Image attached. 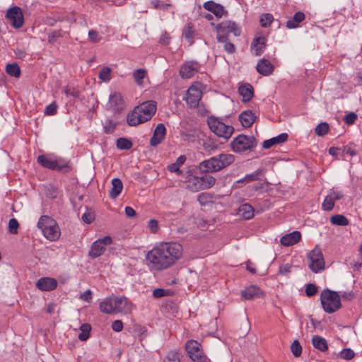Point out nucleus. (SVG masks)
<instances>
[{
    "mask_svg": "<svg viewBox=\"0 0 362 362\" xmlns=\"http://www.w3.org/2000/svg\"><path fill=\"white\" fill-rule=\"evenodd\" d=\"M80 331L81 332L78 336V339L81 341H86L90 337V325L88 323L82 324L80 327Z\"/></svg>",
    "mask_w": 362,
    "mask_h": 362,
    "instance_id": "obj_34",
    "label": "nucleus"
},
{
    "mask_svg": "<svg viewBox=\"0 0 362 362\" xmlns=\"http://www.w3.org/2000/svg\"><path fill=\"white\" fill-rule=\"evenodd\" d=\"M242 296L246 300H251L255 298H260L262 296V292L260 288L255 285H251L242 291Z\"/></svg>",
    "mask_w": 362,
    "mask_h": 362,
    "instance_id": "obj_27",
    "label": "nucleus"
},
{
    "mask_svg": "<svg viewBox=\"0 0 362 362\" xmlns=\"http://www.w3.org/2000/svg\"><path fill=\"white\" fill-rule=\"evenodd\" d=\"M169 291L163 288H156L153 291V296L156 298H160L163 296H168Z\"/></svg>",
    "mask_w": 362,
    "mask_h": 362,
    "instance_id": "obj_60",
    "label": "nucleus"
},
{
    "mask_svg": "<svg viewBox=\"0 0 362 362\" xmlns=\"http://www.w3.org/2000/svg\"><path fill=\"white\" fill-rule=\"evenodd\" d=\"M37 228L42 235L50 241L59 239L61 231L57 221L48 216H42L37 223Z\"/></svg>",
    "mask_w": 362,
    "mask_h": 362,
    "instance_id": "obj_6",
    "label": "nucleus"
},
{
    "mask_svg": "<svg viewBox=\"0 0 362 362\" xmlns=\"http://www.w3.org/2000/svg\"><path fill=\"white\" fill-rule=\"evenodd\" d=\"M37 161L45 168L62 173H67L73 170L69 160L52 153L40 155Z\"/></svg>",
    "mask_w": 362,
    "mask_h": 362,
    "instance_id": "obj_5",
    "label": "nucleus"
},
{
    "mask_svg": "<svg viewBox=\"0 0 362 362\" xmlns=\"http://www.w3.org/2000/svg\"><path fill=\"white\" fill-rule=\"evenodd\" d=\"M330 222L335 226H346L349 224V220L341 214L333 215L330 218Z\"/></svg>",
    "mask_w": 362,
    "mask_h": 362,
    "instance_id": "obj_36",
    "label": "nucleus"
},
{
    "mask_svg": "<svg viewBox=\"0 0 362 362\" xmlns=\"http://www.w3.org/2000/svg\"><path fill=\"white\" fill-rule=\"evenodd\" d=\"M148 227L152 233H156L159 229L158 222L156 219H151L148 222Z\"/></svg>",
    "mask_w": 362,
    "mask_h": 362,
    "instance_id": "obj_58",
    "label": "nucleus"
},
{
    "mask_svg": "<svg viewBox=\"0 0 362 362\" xmlns=\"http://www.w3.org/2000/svg\"><path fill=\"white\" fill-rule=\"evenodd\" d=\"M187 188L192 191L197 192L203 190L201 177H194L189 180Z\"/></svg>",
    "mask_w": 362,
    "mask_h": 362,
    "instance_id": "obj_35",
    "label": "nucleus"
},
{
    "mask_svg": "<svg viewBox=\"0 0 362 362\" xmlns=\"http://www.w3.org/2000/svg\"><path fill=\"white\" fill-rule=\"evenodd\" d=\"M320 300L323 310L327 313H333L341 306L340 297L337 292L329 289L322 291Z\"/></svg>",
    "mask_w": 362,
    "mask_h": 362,
    "instance_id": "obj_8",
    "label": "nucleus"
},
{
    "mask_svg": "<svg viewBox=\"0 0 362 362\" xmlns=\"http://www.w3.org/2000/svg\"><path fill=\"white\" fill-rule=\"evenodd\" d=\"M256 117L252 110H245L239 115V120L245 127H250L255 122Z\"/></svg>",
    "mask_w": 362,
    "mask_h": 362,
    "instance_id": "obj_26",
    "label": "nucleus"
},
{
    "mask_svg": "<svg viewBox=\"0 0 362 362\" xmlns=\"http://www.w3.org/2000/svg\"><path fill=\"white\" fill-rule=\"evenodd\" d=\"M116 145L117 148L120 150H129L132 148L133 144L129 139L124 137H120L117 139Z\"/></svg>",
    "mask_w": 362,
    "mask_h": 362,
    "instance_id": "obj_40",
    "label": "nucleus"
},
{
    "mask_svg": "<svg viewBox=\"0 0 362 362\" xmlns=\"http://www.w3.org/2000/svg\"><path fill=\"white\" fill-rule=\"evenodd\" d=\"M305 16L303 12H296L293 17L286 22V27L289 29H293L298 27L299 23L305 20Z\"/></svg>",
    "mask_w": 362,
    "mask_h": 362,
    "instance_id": "obj_31",
    "label": "nucleus"
},
{
    "mask_svg": "<svg viewBox=\"0 0 362 362\" xmlns=\"http://www.w3.org/2000/svg\"><path fill=\"white\" fill-rule=\"evenodd\" d=\"M117 126V122L111 119H107L104 125V132L106 134H112L115 132Z\"/></svg>",
    "mask_w": 362,
    "mask_h": 362,
    "instance_id": "obj_48",
    "label": "nucleus"
},
{
    "mask_svg": "<svg viewBox=\"0 0 362 362\" xmlns=\"http://www.w3.org/2000/svg\"><path fill=\"white\" fill-rule=\"evenodd\" d=\"M185 350L193 362H211L204 354L202 344L196 340L187 341Z\"/></svg>",
    "mask_w": 362,
    "mask_h": 362,
    "instance_id": "obj_11",
    "label": "nucleus"
},
{
    "mask_svg": "<svg viewBox=\"0 0 362 362\" xmlns=\"http://www.w3.org/2000/svg\"><path fill=\"white\" fill-rule=\"evenodd\" d=\"M202 96L201 84L196 83L188 88L184 100L190 108H194L199 105Z\"/></svg>",
    "mask_w": 362,
    "mask_h": 362,
    "instance_id": "obj_14",
    "label": "nucleus"
},
{
    "mask_svg": "<svg viewBox=\"0 0 362 362\" xmlns=\"http://www.w3.org/2000/svg\"><path fill=\"white\" fill-rule=\"evenodd\" d=\"M170 36L169 35L165 32L164 33H163L160 37V40H159V42L161 44V45H167L170 43Z\"/></svg>",
    "mask_w": 362,
    "mask_h": 362,
    "instance_id": "obj_64",
    "label": "nucleus"
},
{
    "mask_svg": "<svg viewBox=\"0 0 362 362\" xmlns=\"http://www.w3.org/2000/svg\"><path fill=\"white\" fill-rule=\"evenodd\" d=\"M199 66L196 62H187L181 66L180 74L182 78H190L198 72Z\"/></svg>",
    "mask_w": 362,
    "mask_h": 362,
    "instance_id": "obj_17",
    "label": "nucleus"
},
{
    "mask_svg": "<svg viewBox=\"0 0 362 362\" xmlns=\"http://www.w3.org/2000/svg\"><path fill=\"white\" fill-rule=\"evenodd\" d=\"M18 227H19V223L16 218H12L9 220L8 232L11 234H13V235L17 234Z\"/></svg>",
    "mask_w": 362,
    "mask_h": 362,
    "instance_id": "obj_50",
    "label": "nucleus"
},
{
    "mask_svg": "<svg viewBox=\"0 0 362 362\" xmlns=\"http://www.w3.org/2000/svg\"><path fill=\"white\" fill-rule=\"evenodd\" d=\"M156 102L148 100L136 106L127 116V122L129 126H137L151 119L156 112Z\"/></svg>",
    "mask_w": 362,
    "mask_h": 362,
    "instance_id": "obj_2",
    "label": "nucleus"
},
{
    "mask_svg": "<svg viewBox=\"0 0 362 362\" xmlns=\"http://www.w3.org/2000/svg\"><path fill=\"white\" fill-rule=\"evenodd\" d=\"M207 124L210 130L217 136L228 140L234 132V127L226 124L219 118L210 116L207 119Z\"/></svg>",
    "mask_w": 362,
    "mask_h": 362,
    "instance_id": "obj_9",
    "label": "nucleus"
},
{
    "mask_svg": "<svg viewBox=\"0 0 362 362\" xmlns=\"http://www.w3.org/2000/svg\"><path fill=\"white\" fill-rule=\"evenodd\" d=\"M291 350L292 354L296 357H298L301 355L302 353V346L298 342V341L295 340L291 345Z\"/></svg>",
    "mask_w": 362,
    "mask_h": 362,
    "instance_id": "obj_52",
    "label": "nucleus"
},
{
    "mask_svg": "<svg viewBox=\"0 0 362 362\" xmlns=\"http://www.w3.org/2000/svg\"><path fill=\"white\" fill-rule=\"evenodd\" d=\"M358 118L357 115L355 112H350L344 117V122L348 125H351L355 123Z\"/></svg>",
    "mask_w": 362,
    "mask_h": 362,
    "instance_id": "obj_56",
    "label": "nucleus"
},
{
    "mask_svg": "<svg viewBox=\"0 0 362 362\" xmlns=\"http://www.w3.org/2000/svg\"><path fill=\"white\" fill-rule=\"evenodd\" d=\"M165 134L166 128L165 125L162 123L158 124L153 132L152 137L150 139L151 145L153 146H156L160 144L165 139Z\"/></svg>",
    "mask_w": 362,
    "mask_h": 362,
    "instance_id": "obj_19",
    "label": "nucleus"
},
{
    "mask_svg": "<svg viewBox=\"0 0 362 362\" xmlns=\"http://www.w3.org/2000/svg\"><path fill=\"white\" fill-rule=\"evenodd\" d=\"M88 40L93 43H97L102 40V36L97 30L91 29L88 32Z\"/></svg>",
    "mask_w": 362,
    "mask_h": 362,
    "instance_id": "obj_51",
    "label": "nucleus"
},
{
    "mask_svg": "<svg viewBox=\"0 0 362 362\" xmlns=\"http://www.w3.org/2000/svg\"><path fill=\"white\" fill-rule=\"evenodd\" d=\"M99 308L102 313L106 314H127L132 311V303L125 296H111L100 302Z\"/></svg>",
    "mask_w": 362,
    "mask_h": 362,
    "instance_id": "obj_3",
    "label": "nucleus"
},
{
    "mask_svg": "<svg viewBox=\"0 0 362 362\" xmlns=\"http://www.w3.org/2000/svg\"><path fill=\"white\" fill-rule=\"evenodd\" d=\"M301 239L299 231L295 230L281 237L280 242L284 246H291L298 243Z\"/></svg>",
    "mask_w": 362,
    "mask_h": 362,
    "instance_id": "obj_22",
    "label": "nucleus"
},
{
    "mask_svg": "<svg viewBox=\"0 0 362 362\" xmlns=\"http://www.w3.org/2000/svg\"><path fill=\"white\" fill-rule=\"evenodd\" d=\"M288 135L286 133H281L277 136L264 141L262 146L265 149L270 148L274 145L282 144L287 141Z\"/></svg>",
    "mask_w": 362,
    "mask_h": 362,
    "instance_id": "obj_25",
    "label": "nucleus"
},
{
    "mask_svg": "<svg viewBox=\"0 0 362 362\" xmlns=\"http://www.w3.org/2000/svg\"><path fill=\"white\" fill-rule=\"evenodd\" d=\"M151 4L153 5L154 8L163 11L168 10V8L171 7V4L159 0H153L152 1Z\"/></svg>",
    "mask_w": 362,
    "mask_h": 362,
    "instance_id": "obj_54",
    "label": "nucleus"
},
{
    "mask_svg": "<svg viewBox=\"0 0 362 362\" xmlns=\"http://www.w3.org/2000/svg\"><path fill=\"white\" fill-rule=\"evenodd\" d=\"M256 145L257 141L254 136H248L244 134L238 135L230 143V147L235 153H243L247 150H251Z\"/></svg>",
    "mask_w": 362,
    "mask_h": 362,
    "instance_id": "obj_10",
    "label": "nucleus"
},
{
    "mask_svg": "<svg viewBox=\"0 0 362 362\" xmlns=\"http://www.w3.org/2000/svg\"><path fill=\"white\" fill-rule=\"evenodd\" d=\"M6 71V73L11 76L18 78L21 75L20 66L16 63L7 64Z\"/></svg>",
    "mask_w": 362,
    "mask_h": 362,
    "instance_id": "obj_39",
    "label": "nucleus"
},
{
    "mask_svg": "<svg viewBox=\"0 0 362 362\" xmlns=\"http://www.w3.org/2000/svg\"><path fill=\"white\" fill-rule=\"evenodd\" d=\"M256 69L261 75L269 76L274 71V66L269 60L263 58L258 62Z\"/></svg>",
    "mask_w": 362,
    "mask_h": 362,
    "instance_id": "obj_24",
    "label": "nucleus"
},
{
    "mask_svg": "<svg viewBox=\"0 0 362 362\" xmlns=\"http://www.w3.org/2000/svg\"><path fill=\"white\" fill-rule=\"evenodd\" d=\"M108 105L113 111H119L123 109L124 100L119 93L115 92L109 97Z\"/></svg>",
    "mask_w": 362,
    "mask_h": 362,
    "instance_id": "obj_21",
    "label": "nucleus"
},
{
    "mask_svg": "<svg viewBox=\"0 0 362 362\" xmlns=\"http://www.w3.org/2000/svg\"><path fill=\"white\" fill-rule=\"evenodd\" d=\"M329 128V124L327 122H322L315 127V132L317 136H323L327 134Z\"/></svg>",
    "mask_w": 362,
    "mask_h": 362,
    "instance_id": "obj_45",
    "label": "nucleus"
},
{
    "mask_svg": "<svg viewBox=\"0 0 362 362\" xmlns=\"http://www.w3.org/2000/svg\"><path fill=\"white\" fill-rule=\"evenodd\" d=\"M6 18L10 25L16 29L21 28L24 23L23 11L16 6L7 10Z\"/></svg>",
    "mask_w": 362,
    "mask_h": 362,
    "instance_id": "obj_15",
    "label": "nucleus"
},
{
    "mask_svg": "<svg viewBox=\"0 0 362 362\" xmlns=\"http://www.w3.org/2000/svg\"><path fill=\"white\" fill-rule=\"evenodd\" d=\"M163 362H180V354L178 351L172 350L167 353Z\"/></svg>",
    "mask_w": 362,
    "mask_h": 362,
    "instance_id": "obj_38",
    "label": "nucleus"
},
{
    "mask_svg": "<svg viewBox=\"0 0 362 362\" xmlns=\"http://www.w3.org/2000/svg\"><path fill=\"white\" fill-rule=\"evenodd\" d=\"M63 37L62 30H53L48 33V43L51 45H54L57 40L60 37Z\"/></svg>",
    "mask_w": 362,
    "mask_h": 362,
    "instance_id": "obj_44",
    "label": "nucleus"
},
{
    "mask_svg": "<svg viewBox=\"0 0 362 362\" xmlns=\"http://www.w3.org/2000/svg\"><path fill=\"white\" fill-rule=\"evenodd\" d=\"M274 18L271 13H264L261 16L260 23L262 27L267 28L273 22Z\"/></svg>",
    "mask_w": 362,
    "mask_h": 362,
    "instance_id": "obj_47",
    "label": "nucleus"
},
{
    "mask_svg": "<svg viewBox=\"0 0 362 362\" xmlns=\"http://www.w3.org/2000/svg\"><path fill=\"white\" fill-rule=\"evenodd\" d=\"M238 212L245 219H250L254 216V209L249 204L240 205L238 209Z\"/></svg>",
    "mask_w": 362,
    "mask_h": 362,
    "instance_id": "obj_33",
    "label": "nucleus"
},
{
    "mask_svg": "<svg viewBox=\"0 0 362 362\" xmlns=\"http://www.w3.org/2000/svg\"><path fill=\"white\" fill-rule=\"evenodd\" d=\"M112 70L108 66H104L99 72V78L105 82H108L111 79Z\"/></svg>",
    "mask_w": 362,
    "mask_h": 362,
    "instance_id": "obj_43",
    "label": "nucleus"
},
{
    "mask_svg": "<svg viewBox=\"0 0 362 362\" xmlns=\"http://www.w3.org/2000/svg\"><path fill=\"white\" fill-rule=\"evenodd\" d=\"M112 239L110 236L107 235L103 238L98 239L91 245L90 250H89L88 255L92 259H95L102 255L106 250V246L111 245Z\"/></svg>",
    "mask_w": 362,
    "mask_h": 362,
    "instance_id": "obj_13",
    "label": "nucleus"
},
{
    "mask_svg": "<svg viewBox=\"0 0 362 362\" xmlns=\"http://www.w3.org/2000/svg\"><path fill=\"white\" fill-rule=\"evenodd\" d=\"M266 43L267 38L264 36L256 37L253 40L251 47L255 56H259L263 53L266 47Z\"/></svg>",
    "mask_w": 362,
    "mask_h": 362,
    "instance_id": "obj_23",
    "label": "nucleus"
},
{
    "mask_svg": "<svg viewBox=\"0 0 362 362\" xmlns=\"http://www.w3.org/2000/svg\"><path fill=\"white\" fill-rule=\"evenodd\" d=\"M317 292V287L313 284H308L305 288V293L308 296H313Z\"/></svg>",
    "mask_w": 362,
    "mask_h": 362,
    "instance_id": "obj_57",
    "label": "nucleus"
},
{
    "mask_svg": "<svg viewBox=\"0 0 362 362\" xmlns=\"http://www.w3.org/2000/svg\"><path fill=\"white\" fill-rule=\"evenodd\" d=\"M354 356L355 353L351 349H344L339 354L340 358L345 360H351Z\"/></svg>",
    "mask_w": 362,
    "mask_h": 362,
    "instance_id": "obj_53",
    "label": "nucleus"
},
{
    "mask_svg": "<svg viewBox=\"0 0 362 362\" xmlns=\"http://www.w3.org/2000/svg\"><path fill=\"white\" fill-rule=\"evenodd\" d=\"M264 171V169L259 168L250 174H247L245 176V180H246V182H250L255 181V180H260L259 176L263 174Z\"/></svg>",
    "mask_w": 362,
    "mask_h": 362,
    "instance_id": "obj_42",
    "label": "nucleus"
},
{
    "mask_svg": "<svg viewBox=\"0 0 362 362\" xmlns=\"http://www.w3.org/2000/svg\"><path fill=\"white\" fill-rule=\"evenodd\" d=\"M182 35L189 42V45L193 44L195 31L192 23H187L186 24L182 30Z\"/></svg>",
    "mask_w": 362,
    "mask_h": 362,
    "instance_id": "obj_32",
    "label": "nucleus"
},
{
    "mask_svg": "<svg viewBox=\"0 0 362 362\" xmlns=\"http://www.w3.org/2000/svg\"><path fill=\"white\" fill-rule=\"evenodd\" d=\"M341 154H348L349 156H354L357 152L355 149L352 148L349 145L344 146L341 148Z\"/></svg>",
    "mask_w": 362,
    "mask_h": 362,
    "instance_id": "obj_59",
    "label": "nucleus"
},
{
    "mask_svg": "<svg viewBox=\"0 0 362 362\" xmlns=\"http://www.w3.org/2000/svg\"><path fill=\"white\" fill-rule=\"evenodd\" d=\"M217 42L218 43L223 44V49L228 54H233L235 52L236 48H235L234 43L233 42L232 39L228 40V38H226L225 41H217Z\"/></svg>",
    "mask_w": 362,
    "mask_h": 362,
    "instance_id": "obj_41",
    "label": "nucleus"
},
{
    "mask_svg": "<svg viewBox=\"0 0 362 362\" xmlns=\"http://www.w3.org/2000/svg\"><path fill=\"white\" fill-rule=\"evenodd\" d=\"M234 160L233 155L222 153L202 161L199 165V169L201 173H216L232 164Z\"/></svg>",
    "mask_w": 362,
    "mask_h": 362,
    "instance_id": "obj_4",
    "label": "nucleus"
},
{
    "mask_svg": "<svg viewBox=\"0 0 362 362\" xmlns=\"http://www.w3.org/2000/svg\"><path fill=\"white\" fill-rule=\"evenodd\" d=\"M312 343L316 349L322 352H325L328 349V344L327 340L324 337L319 335H315L313 337Z\"/></svg>",
    "mask_w": 362,
    "mask_h": 362,
    "instance_id": "obj_30",
    "label": "nucleus"
},
{
    "mask_svg": "<svg viewBox=\"0 0 362 362\" xmlns=\"http://www.w3.org/2000/svg\"><path fill=\"white\" fill-rule=\"evenodd\" d=\"M112 188L110 191V197L116 199L123 189V184L119 178H113L111 181Z\"/></svg>",
    "mask_w": 362,
    "mask_h": 362,
    "instance_id": "obj_29",
    "label": "nucleus"
},
{
    "mask_svg": "<svg viewBox=\"0 0 362 362\" xmlns=\"http://www.w3.org/2000/svg\"><path fill=\"white\" fill-rule=\"evenodd\" d=\"M238 91L240 95L243 96V102H249L254 95V89L250 83H243L240 86Z\"/></svg>",
    "mask_w": 362,
    "mask_h": 362,
    "instance_id": "obj_28",
    "label": "nucleus"
},
{
    "mask_svg": "<svg viewBox=\"0 0 362 362\" xmlns=\"http://www.w3.org/2000/svg\"><path fill=\"white\" fill-rule=\"evenodd\" d=\"M291 265L284 264L280 266L279 273L281 275H287L291 272Z\"/></svg>",
    "mask_w": 362,
    "mask_h": 362,
    "instance_id": "obj_61",
    "label": "nucleus"
},
{
    "mask_svg": "<svg viewBox=\"0 0 362 362\" xmlns=\"http://www.w3.org/2000/svg\"><path fill=\"white\" fill-rule=\"evenodd\" d=\"M342 197L343 194L341 192L330 190L322 204V210L325 211H332L334 206L335 202L341 199Z\"/></svg>",
    "mask_w": 362,
    "mask_h": 362,
    "instance_id": "obj_16",
    "label": "nucleus"
},
{
    "mask_svg": "<svg viewBox=\"0 0 362 362\" xmlns=\"http://www.w3.org/2000/svg\"><path fill=\"white\" fill-rule=\"evenodd\" d=\"M168 170L172 173H175L177 175H182V170H180V167L173 163L168 166Z\"/></svg>",
    "mask_w": 362,
    "mask_h": 362,
    "instance_id": "obj_63",
    "label": "nucleus"
},
{
    "mask_svg": "<svg viewBox=\"0 0 362 362\" xmlns=\"http://www.w3.org/2000/svg\"><path fill=\"white\" fill-rule=\"evenodd\" d=\"M308 267L314 273H318L325 269V260L322 252L317 246L308 255Z\"/></svg>",
    "mask_w": 362,
    "mask_h": 362,
    "instance_id": "obj_12",
    "label": "nucleus"
},
{
    "mask_svg": "<svg viewBox=\"0 0 362 362\" xmlns=\"http://www.w3.org/2000/svg\"><path fill=\"white\" fill-rule=\"evenodd\" d=\"M212 197L209 193H202L198 196V202L202 206H206L211 202Z\"/></svg>",
    "mask_w": 362,
    "mask_h": 362,
    "instance_id": "obj_49",
    "label": "nucleus"
},
{
    "mask_svg": "<svg viewBox=\"0 0 362 362\" xmlns=\"http://www.w3.org/2000/svg\"><path fill=\"white\" fill-rule=\"evenodd\" d=\"M112 329L117 332H121L123 329V323L121 320H117L112 323Z\"/></svg>",
    "mask_w": 362,
    "mask_h": 362,
    "instance_id": "obj_62",
    "label": "nucleus"
},
{
    "mask_svg": "<svg viewBox=\"0 0 362 362\" xmlns=\"http://www.w3.org/2000/svg\"><path fill=\"white\" fill-rule=\"evenodd\" d=\"M204 8L214 13L217 18H221L227 13L224 7L220 4H217L213 1H209L204 4Z\"/></svg>",
    "mask_w": 362,
    "mask_h": 362,
    "instance_id": "obj_20",
    "label": "nucleus"
},
{
    "mask_svg": "<svg viewBox=\"0 0 362 362\" xmlns=\"http://www.w3.org/2000/svg\"><path fill=\"white\" fill-rule=\"evenodd\" d=\"M202 185L203 189L212 187L216 183V178L211 175H204L201 176Z\"/></svg>",
    "mask_w": 362,
    "mask_h": 362,
    "instance_id": "obj_37",
    "label": "nucleus"
},
{
    "mask_svg": "<svg viewBox=\"0 0 362 362\" xmlns=\"http://www.w3.org/2000/svg\"><path fill=\"white\" fill-rule=\"evenodd\" d=\"M57 281L51 277H42L37 280L35 286L42 291H51L57 288Z\"/></svg>",
    "mask_w": 362,
    "mask_h": 362,
    "instance_id": "obj_18",
    "label": "nucleus"
},
{
    "mask_svg": "<svg viewBox=\"0 0 362 362\" xmlns=\"http://www.w3.org/2000/svg\"><path fill=\"white\" fill-rule=\"evenodd\" d=\"M146 76V71L142 69H138L135 70L133 73V77L134 78L135 82L141 85L143 83V79Z\"/></svg>",
    "mask_w": 362,
    "mask_h": 362,
    "instance_id": "obj_46",
    "label": "nucleus"
},
{
    "mask_svg": "<svg viewBox=\"0 0 362 362\" xmlns=\"http://www.w3.org/2000/svg\"><path fill=\"white\" fill-rule=\"evenodd\" d=\"M216 31L217 41H225L226 38L232 39V35L238 37L242 32L240 27L232 21H224L218 23L216 26Z\"/></svg>",
    "mask_w": 362,
    "mask_h": 362,
    "instance_id": "obj_7",
    "label": "nucleus"
},
{
    "mask_svg": "<svg viewBox=\"0 0 362 362\" xmlns=\"http://www.w3.org/2000/svg\"><path fill=\"white\" fill-rule=\"evenodd\" d=\"M58 106L55 102L48 105L45 110V114L46 115H54L57 112Z\"/></svg>",
    "mask_w": 362,
    "mask_h": 362,
    "instance_id": "obj_55",
    "label": "nucleus"
},
{
    "mask_svg": "<svg viewBox=\"0 0 362 362\" xmlns=\"http://www.w3.org/2000/svg\"><path fill=\"white\" fill-rule=\"evenodd\" d=\"M182 256V246L175 242H162L156 244L145 257L146 265L152 272L166 270Z\"/></svg>",
    "mask_w": 362,
    "mask_h": 362,
    "instance_id": "obj_1",
    "label": "nucleus"
}]
</instances>
